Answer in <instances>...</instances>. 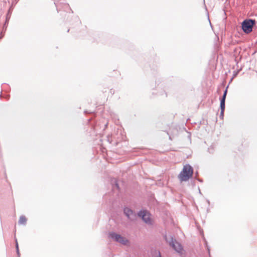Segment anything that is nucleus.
Listing matches in <instances>:
<instances>
[{"label": "nucleus", "instance_id": "obj_1", "mask_svg": "<svg viewBox=\"0 0 257 257\" xmlns=\"http://www.w3.org/2000/svg\"><path fill=\"white\" fill-rule=\"evenodd\" d=\"M193 173L192 167L189 164L183 166V170L178 175V178L181 182L186 181L192 177Z\"/></svg>", "mask_w": 257, "mask_h": 257}, {"label": "nucleus", "instance_id": "obj_2", "mask_svg": "<svg viewBox=\"0 0 257 257\" xmlns=\"http://www.w3.org/2000/svg\"><path fill=\"white\" fill-rule=\"evenodd\" d=\"M165 238L166 241L169 244L170 246H171L178 253H181L183 250L181 244L174 240L172 235H166L165 236Z\"/></svg>", "mask_w": 257, "mask_h": 257}, {"label": "nucleus", "instance_id": "obj_3", "mask_svg": "<svg viewBox=\"0 0 257 257\" xmlns=\"http://www.w3.org/2000/svg\"><path fill=\"white\" fill-rule=\"evenodd\" d=\"M254 20L249 19L244 20L242 23V29L243 31L246 34H248L252 31V27L255 24Z\"/></svg>", "mask_w": 257, "mask_h": 257}, {"label": "nucleus", "instance_id": "obj_4", "mask_svg": "<svg viewBox=\"0 0 257 257\" xmlns=\"http://www.w3.org/2000/svg\"><path fill=\"white\" fill-rule=\"evenodd\" d=\"M138 216L141 217L143 221L149 225H152L153 220L151 217V214L147 210H141L138 213Z\"/></svg>", "mask_w": 257, "mask_h": 257}, {"label": "nucleus", "instance_id": "obj_5", "mask_svg": "<svg viewBox=\"0 0 257 257\" xmlns=\"http://www.w3.org/2000/svg\"><path fill=\"white\" fill-rule=\"evenodd\" d=\"M109 237L122 244H126L128 242L127 239H126L125 238L113 232L109 233Z\"/></svg>", "mask_w": 257, "mask_h": 257}, {"label": "nucleus", "instance_id": "obj_6", "mask_svg": "<svg viewBox=\"0 0 257 257\" xmlns=\"http://www.w3.org/2000/svg\"><path fill=\"white\" fill-rule=\"evenodd\" d=\"M123 212L128 219L132 221L136 220L137 215L135 212H134L132 209L128 207H125L123 209Z\"/></svg>", "mask_w": 257, "mask_h": 257}, {"label": "nucleus", "instance_id": "obj_7", "mask_svg": "<svg viewBox=\"0 0 257 257\" xmlns=\"http://www.w3.org/2000/svg\"><path fill=\"white\" fill-rule=\"evenodd\" d=\"M27 222V218L24 215H22L20 217V219L19 220V223L20 224H24L25 225Z\"/></svg>", "mask_w": 257, "mask_h": 257}, {"label": "nucleus", "instance_id": "obj_8", "mask_svg": "<svg viewBox=\"0 0 257 257\" xmlns=\"http://www.w3.org/2000/svg\"><path fill=\"white\" fill-rule=\"evenodd\" d=\"M227 92V88H226L225 90L224 91L223 96H222L221 99H220V103H221L225 104V98H226Z\"/></svg>", "mask_w": 257, "mask_h": 257}, {"label": "nucleus", "instance_id": "obj_9", "mask_svg": "<svg viewBox=\"0 0 257 257\" xmlns=\"http://www.w3.org/2000/svg\"><path fill=\"white\" fill-rule=\"evenodd\" d=\"M152 257H161L160 251L157 250H154L152 252Z\"/></svg>", "mask_w": 257, "mask_h": 257}, {"label": "nucleus", "instance_id": "obj_10", "mask_svg": "<svg viewBox=\"0 0 257 257\" xmlns=\"http://www.w3.org/2000/svg\"><path fill=\"white\" fill-rule=\"evenodd\" d=\"M220 109H221V112H220V116L221 117H223V114H224V111L225 109V104L220 103Z\"/></svg>", "mask_w": 257, "mask_h": 257}, {"label": "nucleus", "instance_id": "obj_11", "mask_svg": "<svg viewBox=\"0 0 257 257\" xmlns=\"http://www.w3.org/2000/svg\"><path fill=\"white\" fill-rule=\"evenodd\" d=\"M11 9H12V7L10 8L9 11H8V13L7 14V20H8V19L10 18V16L9 15H11Z\"/></svg>", "mask_w": 257, "mask_h": 257}, {"label": "nucleus", "instance_id": "obj_12", "mask_svg": "<svg viewBox=\"0 0 257 257\" xmlns=\"http://www.w3.org/2000/svg\"><path fill=\"white\" fill-rule=\"evenodd\" d=\"M115 188H116L117 189H119V186L118 183L116 182V181H115V185L113 186V189H114Z\"/></svg>", "mask_w": 257, "mask_h": 257}, {"label": "nucleus", "instance_id": "obj_13", "mask_svg": "<svg viewBox=\"0 0 257 257\" xmlns=\"http://www.w3.org/2000/svg\"><path fill=\"white\" fill-rule=\"evenodd\" d=\"M16 249H19V247H18V241H17V239H16Z\"/></svg>", "mask_w": 257, "mask_h": 257}, {"label": "nucleus", "instance_id": "obj_14", "mask_svg": "<svg viewBox=\"0 0 257 257\" xmlns=\"http://www.w3.org/2000/svg\"><path fill=\"white\" fill-rule=\"evenodd\" d=\"M212 150H213V149H211V148H209V149H208V151H209V153H212V152H212Z\"/></svg>", "mask_w": 257, "mask_h": 257}, {"label": "nucleus", "instance_id": "obj_15", "mask_svg": "<svg viewBox=\"0 0 257 257\" xmlns=\"http://www.w3.org/2000/svg\"><path fill=\"white\" fill-rule=\"evenodd\" d=\"M17 253H18V255H20V252H19V249H17Z\"/></svg>", "mask_w": 257, "mask_h": 257}, {"label": "nucleus", "instance_id": "obj_16", "mask_svg": "<svg viewBox=\"0 0 257 257\" xmlns=\"http://www.w3.org/2000/svg\"><path fill=\"white\" fill-rule=\"evenodd\" d=\"M207 249L208 250V252H209V249L208 248H207Z\"/></svg>", "mask_w": 257, "mask_h": 257}]
</instances>
